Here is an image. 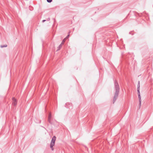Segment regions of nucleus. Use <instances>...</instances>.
Masks as SVG:
<instances>
[{"mask_svg": "<svg viewBox=\"0 0 153 153\" xmlns=\"http://www.w3.org/2000/svg\"><path fill=\"white\" fill-rule=\"evenodd\" d=\"M52 0H48V2H51L52 1Z\"/></svg>", "mask_w": 153, "mask_h": 153, "instance_id": "7", "label": "nucleus"}, {"mask_svg": "<svg viewBox=\"0 0 153 153\" xmlns=\"http://www.w3.org/2000/svg\"><path fill=\"white\" fill-rule=\"evenodd\" d=\"M61 47H62V45H60L59 47V48L57 50V51H58V50H59L60 49V48H61Z\"/></svg>", "mask_w": 153, "mask_h": 153, "instance_id": "6", "label": "nucleus"}, {"mask_svg": "<svg viewBox=\"0 0 153 153\" xmlns=\"http://www.w3.org/2000/svg\"><path fill=\"white\" fill-rule=\"evenodd\" d=\"M69 35H68L65 38H66V39L68 38L69 37Z\"/></svg>", "mask_w": 153, "mask_h": 153, "instance_id": "8", "label": "nucleus"}, {"mask_svg": "<svg viewBox=\"0 0 153 153\" xmlns=\"http://www.w3.org/2000/svg\"><path fill=\"white\" fill-rule=\"evenodd\" d=\"M138 94V98L139 100V101L140 104L141 103V97L140 95V86L137 88Z\"/></svg>", "mask_w": 153, "mask_h": 153, "instance_id": "2", "label": "nucleus"}, {"mask_svg": "<svg viewBox=\"0 0 153 153\" xmlns=\"http://www.w3.org/2000/svg\"><path fill=\"white\" fill-rule=\"evenodd\" d=\"M12 105H13L14 106H16L17 102L16 100L13 97L12 99Z\"/></svg>", "mask_w": 153, "mask_h": 153, "instance_id": "3", "label": "nucleus"}, {"mask_svg": "<svg viewBox=\"0 0 153 153\" xmlns=\"http://www.w3.org/2000/svg\"><path fill=\"white\" fill-rule=\"evenodd\" d=\"M47 1L48 2V0H47Z\"/></svg>", "mask_w": 153, "mask_h": 153, "instance_id": "10", "label": "nucleus"}, {"mask_svg": "<svg viewBox=\"0 0 153 153\" xmlns=\"http://www.w3.org/2000/svg\"><path fill=\"white\" fill-rule=\"evenodd\" d=\"M66 39V38H65L62 41V44H63L64 42H65V40Z\"/></svg>", "mask_w": 153, "mask_h": 153, "instance_id": "5", "label": "nucleus"}, {"mask_svg": "<svg viewBox=\"0 0 153 153\" xmlns=\"http://www.w3.org/2000/svg\"><path fill=\"white\" fill-rule=\"evenodd\" d=\"M56 137L55 136H53L52 139V140L50 143V148L52 151L54 150L53 146L55 145V142L56 140Z\"/></svg>", "mask_w": 153, "mask_h": 153, "instance_id": "1", "label": "nucleus"}, {"mask_svg": "<svg viewBox=\"0 0 153 153\" xmlns=\"http://www.w3.org/2000/svg\"><path fill=\"white\" fill-rule=\"evenodd\" d=\"M7 45L6 44H5V45H1V46H0V47L1 48H4V47H7Z\"/></svg>", "mask_w": 153, "mask_h": 153, "instance_id": "4", "label": "nucleus"}, {"mask_svg": "<svg viewBox=\"0 0 153 153\" xmlns=\"http://www.w3.org/2000/svg\"><path fill=\"white\" fill-rule=\"evenodd\" d=\"M46 21V20H43L42 21V22H45V21Z\"/></svg>", "mask_w": 153, "mask_h": 153, "instance_id": "9", "label": "nucleus"}]
</instances>
